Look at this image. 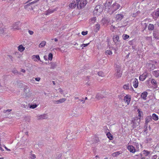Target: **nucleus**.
Instances as JSON below:
<instances>
[{
	"instance_id": "nucleus-1",
	"label": "nucleus",
	"mask_w": 159,
	"mask_h": 159,
	"mask_svg": "<svg viewBox=\"0 0 159 159\" xmlns=\"http://www.w3.org/2000/svg\"><path fill=\"white\" fill-rule=\"evenodd\" d=\"M111 2L107 1L105 4V6L106 9L109 10L108 12H111V14L119 9L120 7L119 4L116 2L113 3L112 6H111Z\"/></svg>"
},
{
	"instance_id": "nucleus-2",
	"label": "nucleus",
	"mask_w": 159,
	"mask_h": 159,
	"mask_svg": "<svg viewBox=\"0 0 159 159\" xmlns=\"http://www.w3.org/2000/svg\"><path fill=\"white\" fill-rule=\"evenodd\" d=\"M77 4V7L78 9H81L84 7L87 3L86 0H75Z\"/></svg>"
},
{
	"instance_id": "nucleus-3",
	"label": "nucleus",
	"mask_w": 159,
	"mask_h": 159,
	"mask_svg": "<svg viewBox=\"0 0 159 159\" xmlns=\"http://www.w3.org/2000/svg\"><path fill=\"white\" fill-rule=\"evenodd\" d=\"M131 100V96L129 95H126L123 98L124 104L122 105V106L126 107L128 105L129 103Z\"/></svg>"
},
{
	"instance_id": "nucleus-4",
	"label": "nucleus",
	"mask_w": 159,
	"mask_h": 159,
	"mask_svg": "<svg viewBox=\"0 0 159 159\" xmlns=\"http://www.w3.org/2000/svg\"><path fill=\"white\" fill-rule=\"evenodd\" d=\"M21 23L18 21L13 24V29L14 30H19L20 29L21 26Z\"/></svg>"
},
{
	"instance_id": "nucleus-5",
	"label": "nucleus",
	"mask_w": 159,
	"mask_h": 159,
	"mask_svg": "<svg viewBox=\"0 0 159 159\" xmlns=\"http://www.w3.org/2000/svg\"><path fill=\"white\" fill-rule=\"evenodd\" d=\"M102 11V7L99 5L97 6L95 8L94 11V14L97 15H99L100 13Z\"/></svg>"
},
{
	"instance_id": "nucleus-6",
	"label": "nucleus",
	"mask_w": 159,
	"mask_h": 159,
	"mask_svg": "<svg viewBox=\"0 0 159 159\" xmlns=\"http://www.w3.org/2000/svg\"><path fill=\"white\" fill-rule=\"evenodd\" d=\"M138 116L139 117V118H138L137 117H135V120H138V121L137 123L134 122V123L136 124V125H138L139 124V122L140 121V119L142 114V112L140 110L138 109Z\"/></svg>"
},
{
	"instance_id": "nucleus-7",
	"label": "nucleus",
	"mask_w": 159,
	"mask_h": 159,
	"mask_svg": "<svg viewBox=\"0 0 159 159\" xmlns=\"http://www.w3.org/2000/svg\"><path fill=\"white\" fill-rule=\"evenodd\" d=\"M127 148L130 152L134 153L136 152V149L135 147L132 145H128Z\"/></svg>"
},
{
	"instance_id": "nucleus-8",
	"label": "nucleus",
	"mask_w": 159,
	"mask_h": 159,
	"mask_svg": "<svg viewBox=\"0 0 159 159\" xmlns=\"http://www.w3.org/2000/svg\"><path fill=\"white\" fill-rule=\"evenodd\" d=\"M148 76V74L147 73H144L141 75L139 77L140 80L141 81H144Z\"/></svg>"
},
{
	"instance_id": "nucleus-9",
	"label": "nucleus",
	"mask_w": 159,
	"mask_h": 159,
	"mask_svg": "<svg viewBox=\"0 0 159 159\" xmlns=\"http://www.w3.org/2000/svg\"><path fill=\"white\" fill-rule=\"evenodd\" d=\"M124 17V16L121 14H117L115 16V19L116 21L121 20Z\"/></svg>"
},
{
	"instance_id": "nucleus-10",
	"label": "nucleus",
	"mask_w": 159,
	"mask_h": 159,
	"mask_svg": "<svg viewBox=\"0 0 159 159\" xmlns=\"http://www.w3.org/2000/svg\"><path fill=\"white\" fill-rule=\"evenodd\" d=\"M76 5L77 6L76 1L74 0L69 4V7L71 8H74L75 7Z\"/></svg>"
},
{
	"instance_id": "nucleus-11",
	"label": "nucleus",
	"mask_w": 159,
	"mask_h": 159,
	"mask_svg": "<svg viewBox=\"0 0 159 159\" xmlns=\"http://www.w3.org/2000/svg\"><path fill=\"white\" fill-rule=\"evenodd\" d=\"M57 11L56 9H49L45 12V15H48L49 14L53 13L55 11Z\"/></svg>"
},
{
	"instance_id": "nucleus-12",
	"label": "nucleus",
	"mask_w": 159,
	"mask_h": 159,
	"mask_svg": "<svg viewBox=\"0 0 159 159\" xmlns=\"http://www.w3.org/2000/svg\"><path fill=\"white\" fill-rule=\"evenodd\" d=\"M133 86L135 88H137L138 86L139 82L137 79L135 78L134 79V81L133 82Z\"/></svg>"
},
{
	"instance_id": "nucleus-13",
	"label": "nucleus",
	"mask_w": 159,
	"mask_h": 159,
	"mask_svg": "<svg viewBox=\"0 0 159 159\" xmlns=\"http://www.w3.org/2000/svg\"><path fill=\"white\" fill-rule=\"evenodd\" d=\"M66 101V99L65 98H62V99H60L59 100L55 101H54V103L56 104H59L63 103Z\"/></svg>"
},
{
	"instance_id": "nucleus-14",
	"label": "nucleus",
	"mask_w": 159,
	"mask_h": 159,
	"mask_svg": "<svg viewBox=\"0 0 159 159\" xmlns=\"http://www.w3.org/2000/svg\"><path fill=\"white\" fill-rule=\"evenodd\" d=\"M148 95V93L147 92L145 91L143 92L141 95V97L143 98L144 100H146V97Z\"/></svg>"
},
{
	"instance_id": "nucleus-15",
	"label": "nucleus",
	"mask_w": 159,
	"mask_h": 159,
	"mask_svg": "<svg viewBox=\"0 0 159 159\" xmlns=\"http://www.w3.org/2000/svg\"><path fill=\"white\" fill-rule=\"evenodd\" d=\"M32 58L35 61H37V60H40V57L39 55H33L32 56Z\"/></svg>"
},
{
	"instance_id": "nucleus-16",
	"label": "nucleus",
	"mask_w": 159,
	"mask_h": 159,
	"mask_svg": "<svg viewBox=\"0 0 159 159\" xmlns=\"http://www.w3.org/2000/svg\"><path fill=\"white\" fill-rule=\"evenodd\" d=\"M119 37L118 35H116L114 36V37L113 38V41L115 43H116L118 42H119Z\"/></svg>"
},
{
	"instance_id": "nucleus-17",
	"label": "nucleus",
	"mask_w": 159,
	"mask_h": 159,
	"mask_svg": "<svg viewBox=\"0 0 159 159\" xmlns=\"http://www.w3.org/2000/svg\"><path fill=\"white\" fill-rule=\"evenodd\" d=\"M100 25L98 24L95 25L94 28V30L96 32H98L100 30Z\"/></svg>"
},
{
	"instance_id": "nucleus-18",
	"label": "nucleus",
	"mask_w": 159,
	"mask_h": 159,
	"mask_svg": "<svg viewBox=\"0 0 159 159\" xmlns=\"http://www.w3.org/2000/svg\"><path fill=\"white\" fill-rule=\"evenodd\" d=\"M25 49V48L22 45H20L18 47V50L21 52H23Z\"/></svg>"
},
{
	"instance_id": "nucleus-19",
	"label": "nucleus",
	"mask_w": 159,
	"mask_h": 159,
	"mask_svg": "<svg viewBox=\"0 0 159 159\" xmlns=\"http://www.w3.org/2000/svg\"><path fill=\"white\" fill-rule=\"evenodd\" d=\"M152 117L151 116H148L147 117L145 120V123L147 124L152 120Z\"/></svg>"
},
{
	"instance_id": "nucleus-20",
	"label": "nucleus",
	"mask_w": 159,
	"mask_h": 159,
	"mask_svg": "<svg viewBox=\"0 0 159 159\" xmlns=\"http://www.w3.org/2000/svg\"><path fill=\"white\" fill-rule=\"evenodd\" d=\"M153 75L156 77H157L159 76V70H154L152 72Z\"/></svg>"
},
{
	"instance_id": "nucleus-21",
	"label": "nucleus",
	"mask_w": 159,
	"mask_h": 159,
	"mask_svg": "<svg viewBox=\"0 0 159 159\" xmlns=\"http://www.w3.org/2000/svg\"><path fill=\"white\" fill-rule=\"evenodd\" d=\"M148 29L149 30H153L154 29V25L152 24H149L148 26Z\"/></svg>"
},
{
	"instance_id": "nucleus-22",
	"label": "nucleus",
	"mask_w": 159,
	"mask_h": 159,
	"mask_svg": "<svg viewBox=\"0 0 159 159\" xmlns=\"http://www.w3.org/2000/svg\"><path fill=\"white\" fill-rule=\"evenodd\" d=\"M47 118V116L46 114L41 115L38 117V119H43Z\"/></svg>"
},
{
	"instance_id": "nucleus-23",
	"label": "nucleus",
	"mask_w": 159,
	"mask_h": 159,
	"mask_svg": "<svg viewBox=\"0 0 159 159\" xmlns=\"http://www.w3.org/2000/svg\"><path fill=\"white\" fill-rule=\"evenodd\" d=\"M107 136L110 140H112L113 139V136L110 132L107 133Z\"/></svg>"
},
{
	"instance_id": "nucleus-24",
	"label": "nucleus",
	"mask_w": 159,
	"mask_h": 159,
	"mask_svg": "<svg viewBox=\"0 0 159 159\" xmlns=\"http://www.w3.org/2000/svg\"><path fill=\"white\" fill-rule=\"evenodd\" d=\"M152 119L156 121L158 120V116L155 113H153L152 115Z\"/></svg>"
},
{
	"instance_id": "nucleus-25",
	"label": "nucleus",
	"mask_w": 159,
	"mask_h": 159,
	"mask_svg": "<svg viewBox=\"0 0 159 159\" xmlns=\"http://www.w3.org/2000/svg\"><path fill=\"white\" fill-rule=\"evenodd\" d=\"M122 73L120 72V70H118L117 71L116 73V76L117 78L120 77L121 76Z\"/></svg>"
},
{
	"instance_id": "nucleus-26",
	"label": "nucleus",
	"mask_w": 159,
	"mask_h": 159,
	"mask_svg": "<svg viewBox=\"0 0 159 159\" xmlns=\"http://www.w3.org/2000/svg\"><path fill=\"white\" fill-rule=\"evenodd\" d=\"M123 88L125 90L129 89V84L128 83L127 84H124L123 86Z\"/></svg>"
},
{
	"instance_id": "nucleus-27",
	"label": "nucleus",
	"mask_w": 159,
	"mask_h": 159,
	"mask_svg": "<svg viewBox=\"0 0 159 159\" xmlns=\"http://www.w3.org/2000/svg\"><path fill=\"white\" fill-rule=\"evenodd\" d=\"M143 154L145 157L147 156L150 153V152L146 150H144L143 151Z\"/></svg>"
},
{
	"instance_id": "nucleus-28",
	"label": "nucleus",
	"mask_w": 159,
	"mask_h": 159,
	"mask_svg": "<svg viewBox=\"0 0 159 159\" xmlns=\"http://www.w3.org/2000/svg\"><path fill=\"white\" fill-rule=\"evenodd\" d=\"M140 14V12L139 11H137L135 13H134L132 14V16L134 17H135L137 16H139Z\"/></svg>"
},
{
	"instance_id": "nucleus-29",
	"label": "nucleus",
	"mask_w": 159,
	"mask_h": 159,
	"mask_svg": "<svg viewBox=\"0 0 159 159\" xmlns=\"http://www.w3.org/2000/svg\"><path fill=\"white\" fill-rule=\"evenodd\" d=\"M46 42L45 41H42L39 45V47L42 48L46 44Z\"/></svg>"
},
{
	"instance_id": "nucleus-30",
	"label": "nucleus",
	"mask_w": 159,
	"mask_h": 159,
	"mask_svg": "<svg viewBox=\"0 0 159 159\" xmlns=\"http://www.w3.org/2000/svg\"><path fill=\"white\" fill-rule=\"evenodd\" d=\"M122 37L124 40H125L129 38V36L126 34H124L122 35Z\"/></svg>"
},
{
	"instance_id": "nucleus-31",
	"label": "nucleus",
	"mask_w": 159,
	"mask_h": 159,
	"mask_svg": "<svg viewBox=\"0 0 159 159\" xmlns=\"http://www.w3.org/2000/svg\"><path fill=\"white\" fill-rule=\"evenodd\" d=\"M53 58V55L51 53H50L48 55V59L49 60H52Z\"/></svg>"
},
{
	"instance_id": "nucleus-32",
	"label": "nucleus",
	"mask_w": 159,
	"mask_h": 159,
	"mask_svg": "<svg viewBox=\"0 0 159 159\" xmlns=\"http://www.w3.org/2000/svg\"><path fill=\"white\" fill-rule=\"evenodd\" d=\"M105 53L106 55H111L112 54V52L110 50H107L105 52Z\"/></svg>"
},
{
	"instance_id": "nucleus-33",
	"label": "nucleus",
	"mask_w": 159,
	"mask_h": 159,
	"mask_svg": "<svg viewBox=\"0 0 159 159\" xmlns=\"http://www.w3.org/2000/svg\"><path fill=\"white\" fill-rule=\"evenodd\" d=\"M98 74L99 76L103 77L105 76L104 74L102 71H99L98 72Z\"/></svg>"
},
{
	"instance_id": "nucleus-34",
	"label": "nucleus",
	"mask_w": 159,
	"mask_h": 159,
	"mask_svg": "<svg viewBox=\"0 0 159 159\" xmlns=\"http://www.w3.org/2000/svg\"><path fill=\"white\" fill-rule=\"evenodd\" d=\"M138 121V120H135V117L134 119V120H132V122L133 123V125L134 126V127H135L136 126H137L136 125V124L134 123V122L137 123Z\"/></svg>"
},
{
	"instance_id": "nucleus-35",
	"label": "nucleus",
	"mask_w": 159,
	"mask_h": 159,
	"mask_svg": "<svg viewBox=\"0 0 159 159\" xmlns=\"http://www.w3.org/2000/svg\"><path fill=\"white\" fill-rule=\"evenodd\" d=\"M152 84L154 85H156L157 84V82L155 80L152 79L151 81Z\"/></svg>"
},
{
	"instance_id": "nucleus-36",
	"label": "nucleus",
	"mask_w": 159,
	"mask_h": 159,
	"mask_svg": "<svg viewBox=\"0 0 159 159\" xmlns=\"http://www.w3.org/2000/svg\"><path fill=\"white\" fill-rule=\"evenodd\" d=\"M57 66L56 63H51V69H54Z\"/></svg>"
},
{
	"instance_id": "nucleus-37",
	"label": "nucleus",
	"mask_w": 159,
	"mask_h": 159,
	"mask_svg": "<svg viewBox=\"0 0 159 159\" xmlns=\"http://www.w3.org/2000/svg\"><path fill=\"white\" fill-rule=\"evenodd\" d=\"M155 15L157 17L159 16V9L156 11L155 13Z\"/></svg>"
},
{
	"instance_id": "nucleus-38",
	"label": "nucleus",
	"mask_w": 159,
	"mask_h": 159,
	"mask_svg": "<svg viewBox=\"0 0 159 159\" xmlns=\"http://www.w3.org/2000/svg\"><path fill=\"white\" fill-rule=\"evenodd\" d=\"M37 106V105L36 104L32 105L30 106V107L33 109L36 108Z\"/></svg>"
},
{
	"instance_id": "nucleus-39",
	"label": "nucleus",
	"mask_w": 159,
	"mask_h": 159,
	"mask_svg": "<svg viewBox=\"0 0 159 159\" xmlns=\"http://www.w3.org/2000/svg\"><path fill=\"white\" fill-rule=\"evenodd\" d=\"M139 145L140 144H139V143H135L134 145L135 146L136 148H137L139 149Z\"/></svg>"
},
{
	"instance_id": "nucleus-40",
	"label": "nucleus",
	"mask_w": 159,
	"mask_h": 159,
	"mask_svg": "<svg viewBox=\"0 0 159 159\" xmlns=\"http://www.w3.org/2000/svg\"><path fill=\"white\" fill-rule=\"evenodd\" d=\"M88 34V31H82L81 33L82 35H85L87 34Z\"/></svg>"
},
{
	"instance_id": "nucleus-41",
	"label": "nucleus",
	"mask_w": 159,
	"mask_h": 159,
	"mask_svg": "<svg viewBox=\"0 0 159 159\" xmlns=\"http://www.w3.org/2000/svg\"><path fill=\"white\" fill-rule=\"evenodd\" d=\"M89 44V43H86V44L83 43L81 45V46H83L84 47H85L86 46H87Z\"/></svg>"
},
{
	"instance_id": "nucleus-42",
	"label": "nucleus",
	"mask_w": 159,
	"mask_h": 159,
	"mask_svg": "<svg viewBox=\"0 0 159 159\" xmlns=\"http://www.w3.org/2000/svg\"><path fill=\"white\" fill-rule=\"evenodd\" d=\"M28 32L29 33V34L31 35H32L33 34H34V32L33 31H31V30H29V31H28Z\"/></svg>"
},
{
	"instance_id": "nucleus-43",
	"label": "nucleus",
	"mask_w": 159,
	"mask_h": 159,
	"mask_svg": "<svg viewBox=\"0 0 159 159\" xmlns=\"http://www.w3.org/2000/svg\"><path fill=\"white\" fill-rule=\"evenodd\" d=\"M157 157V156L156 155H154L152 157V159H156Z\"/></svg>"
},
{
	"instance_id": "nucleus-44",
	"label": "nucleus",
	"mask_w": 159,
	"mask_h": 159,
	"mask_svg": "<svg viewBox=\"0 0 159 159\" xmlns=\"http://www.w3.org/2000/svg\"><path fill=\"white\" fill-rule=\"evenodd\" d=\"M31 156H32V157H31V158L32 159H34L36 158L35 155L34 154H32Z\"/></svg>"
},
{
	"instance_id": "nucleus-45",
	"label": "nucleus",
	"mask_w": 159,
	"mask_h": 159,
	"mask_svg": "<svg viewBox=\"0 0 159 159\" xmlns=\"http://www.w3.org/2000/svg\"><path fill=\"white\" fill-rule=\"evenodd\" d=\"M35 80L36 81H39L40 80V78L39 77L36 78H35Z\"/></svg>"
},
{
	"instance_id": "nucleus-46",
	"label": "nucleus",
	"mask_w": 159,
	"mask_h": 159,
	"mask_svg": "<svg viewBox=\"0 0 159 159\" xmlns=\"http://www.w3.org/2000/svg\"><path fill=\"white\" fill-rule=\"evenodd\" d=\"M59 91L60 93H63V91L62 90L61 88H59Z\"/></svg>"
},
{
	"instance_id": "nucleus-47",
	"label": "nucleus",
	"mask_w": 159,
	"mask_h": 159,
	"mask_svg": "<svg viewBox=\"0 0 159 159\" xmlns=\"http://www.w3.org/2000/svg\"><path fill=\"white\" fill-rule=\"evenodd\" d=\"M120 154L119 152H117L113 153V154H115L116 155H118Z\"/></svg>"
},
{
	"instance_id": "nucleus-48",
	"label": "nucleus",
	"mask_w": 159,
	"mask_h": 159,
	"mask_svg": "<svg viewBox=\"0 0 159 159\" xmlns=\"http://www.w3.org/2000/svg\"><path fill=\"white\" fill-rule=\"evenodd\" d=\"M4 148H5V149H6L7 150V151H11V150H10V149H8V148H7L6 147V146H5V147H4Z\"/></svg>"
},
{
	"instance_id": "nucleus-49",
	"label": "nucleus",
	"mask_w": 159,
	"mask_h": 159,
	"mask_svg": "<svg viewBox=\"0 0 159 159\" xmlns=\"http://www.w3.org/2000/svg\"><path fill=\"white\" fill-rule=\"evenodd\" d=\"M11 111V110H7L5 111V112H10Z\"/></svg>"
},
{
	"instance_id": "nucleus-50",
	"label": "nucleus",
	"mask_w": 159,
	"mask_h": 159,
	"mask_svg": "<svg viewBox=\"0 0 159 159\" xmlns=\"http://www.w3.org/2000/svg\"><path fill=\"white\" fill-rule=\"evenodd\" d=\"M86 84L87 85V86H89V85H90V83H89V82H87L86 83Z\"/></svg>"
},
{
	"instance_id": "nucleus-51",
	"label": "nucleus",
	"mask_w": 159,
	"mask_h": 159,
	"mask_svg": "<svg viewBox=\"0 0 159 159\" xmlns=\"http://www.w3.org/2000/svg\"><path fill=\"white\" fill-rule=\"evenodd\" d=\"M139 155L140 156V157H141L142 156V155L141 153L139 154V155H136L135 156H137Z\"/></svg>"
},
{
	"instance_id": "nucleus-52",
	"label": "nucleus",
	"mask_w": 159,
	"mask_h": 159,
	"mask_svg": "<svg viewBox=\"0 0 159 159\" xmlns=\"http://www.w3.org/2000/svg\"><path fill=\"white\" fill-rule=\"evenodd\" d=\"M96 20V18L95 17H93L92 18V20H93L94 21H95Z\"/></svg>"
},
{
	"instance_id": "nucleus-53",
	"label": "nucleus",
	"mask_w": 159,
	"mask_h": 159,
	"mask_svg": "<svg viewBox=\"0 0 159 159\" xmlns=\"http://www.w3.org/2000/svg\"><path fill=\"white\" fill-rule=\"evenodd\" d=\"M21 71L22 72H23V73H25V70H24V69H22L21 70Z\"/></svg>"
},
{
	"instance_id": "nucleus-54",
	"label": "nucleus",
	"mask_w": 159,
	"mask_h": 159,
	"mask_svg": "<svg viewBox=\"0 0 159 159\" xmlns=\"http://www.w3.org/2000/svg\"><path fill=\"white\" fill-rule=\"evenodd\" d=\"M12 72H13V73H14V74L17 73V71L16 70L13 71H12Z\"/></svg>"
},
{
	"instance_id": "nucleus-55",
	"label": "nucleus",
	"mask_w": 159,
	"mask_h": 159,
	"mask_svg": "<svg viewBox=\"0 0 159 159\" xmlns=\"http://www.w3.org/2000/svg\"><path fill=\"white\" fill-rule=\"evenodd\" d=\"M54 41H55V42H57V41H58V39H56V38H55L54 39Z\"/></svg>"
},
{
	"instance_id": "nucleus-56",
	"label": "nucleus",
	"mask_w": 159,
	"mask_h": 159,
	"mask_svg": "<svg viewBox=\"0 0 159 159\" xmlns=\"http://www.w3.org/2000/svg\"><path fill=\"white\" fill-rule=\"evenodd\" d=\"M52 83H53V85H55V81H52Z\"/></svg>"
},
{
	"instance_id": "nucleus-57",
	"label": "nucleus",
	"mask_w": 159,
	"mask_h": 159,
	"mask_svg": "<svg viewBox=\"0 0 159 159\" xmlns=\"http://www.w3.org/2000/svg\"><path fill=\"white\" fill-rule=\"evenodd\" d=\"M75 99H78V97H75Z\"/></svg>"
},
{
	"instance_id": "nucleus-58",
	"label": "nucleus",
	"mask_w": 159,
	"mask_h": 159,
	"mask_svg": "<svg viewBox=\"0 0 159 159\" xmlns=\"http://www.w3.org/2000/svg\"><path fill=\"white\" fill-rule=\"evenodd\" d=\"M145 159V157H142V158H141V159Z\"/></svg>"
},
{
	"instance_id": "nucleus-59",
	"label": "nucleus",
	"mask_w": 159,
	"mask_h": 159,
	"mask_svg": "<svg viewBox=\"0 0 159 159\" xmlns=\"http://www.w3.org/2000/svg\"><path fill=\"white\" fill-rule=\"evenodd\" d=\"M112 27H113V28H115V26H113V25H112L111 26Z\"/></svg>"
},
{
	"instance_id": "nucleus-60",
	"label": "nucleus",
	"mask_w": 159,
	"mask_h": 159,
	"mask_svg": "<svg viewBox=\"0 0 159 159\" xmlns=\"http://www.w3.org/2000/svg\"><path fill=\"white\" fill-rule=\"evenodd\" d=\"M85 100H87V98L85 97Z\"/></svg>"
},
{
	"instance_id": "nucleus-61",
	"label": "nucleus",
	"mask_w": 159,
	"mask_h": 159,
	"mask_svg": "<svg viewBox=\"0 0 159 159\" xmlns=\"http://www.w3.org/2000/svg\"><path fill=\"white\" fill-rule=\"evenodd\" d=\"M31 1V0H29L28 1V2H30Z\"/></svg>"
},
{
	"instance_id": "nucleus-62",
	"label": "nucleus",
	"mask_w": 159,
	"mask_h": 159,
	"mask_svg": "<svg viewBox=\"0 0 159 159\" xmlns=\"http://www.w3.org/2000/svg\"><path fill=\"white\" fill-rule=\"evenodd\" d=\"M45 57H46V56H44V59H45Z\"/></svg>"
},
{
	"instance_id": "nucleus-63",
	"label": "nucleus",
	"mask_w": 159,
	"mask_h": 159,
	"mask_svg": "<svg viewBox=\"0 0 159 159\" xmlns=\"http://www.w3.org/2000/svg\"><path fill=\"white\" fill-rule=\"evenodd\" d=\"M2 31L3 30V29H0V31H2Z\"/></svg>"
},
{
	"instance_id": "nucleus-64",
	"label": "nucleus",
	"mask_w": 159,
	"mask_h": 159,
	"mask_svg": "<svg viewBox=\"0 0 159 159\" xmlns=\"http://www.w3.org/2000/svg\"><path fill=\"white\" fill-rule=\"evenodd\" d=\"M0 159H3V158H0Z\"/></svg>"
}]
</instances>
